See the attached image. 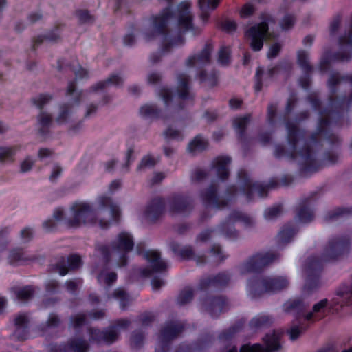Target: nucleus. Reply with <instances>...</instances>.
<instances>
[{"label":"nucleus","mask_w":352,"mask_h":352,"mask_svg":"<svg viewBox=\"0 0 352 352\" xmlns=\"http://www.w3.org/2000/svg\"><path fill=\"white\" fill-rule=\"evenodd\" d=\"M352 214V208H336L330 212L326 216L327 220L338 219L340 217H346Z\"/></svg>","instance_id":"obj_45"},{"label":"nucleus","mask_w":352,"mask_h":352,"mask_svg":"<svg viewBox=\"0 0 352 352\" xmlns=\"http://www.w3.org/2000/svg\"><path fill=\"white\" fill-rule=\"evenodd\" d=\"M143 255L148 262V267L142 270V276H149L153 273H161L167 269V263L161 259L157 251L148 250L144 252Z\"/></svg>","instance_id":"obj_16"},{"label":"nucleus","mask_w":352,"mask_h":352,"mask_svg":"<svg viewBox=\"0 0 352 352\" xmlns=\"http://www.w3.org/2000/svg\"><path fill=\"white\" fill-rule=\"evenodd\" d=\"M86 316L83 314H78L71 318V325L74 328H78L85 323Z\"/></svg>","instance_id":"obj_57"},{"label":"nucleus","mask_w":352,"mask_h":352,"mask_svg":"<svg viewBox=\"0 0 352 352\" xmlns=\"http://www.w3.org/2000/svg\"><path fill=\"white\" fill-rule=\"evenodd\" d=\"M60 29L59 27H55L53 30H52L50 32L47 33L44 36H38L36 41L34 45H38L39 43L43 42L44 41L50 42V43H55L60 40Z\"/></svg>","instance_id":"obj_39"},{"label":"nucleus","mask_w":352,"mask_h":352,"mask_svg":"<svg viewBox=\"0 0 352 352\" xmlns=\"http://www.w3.org/2000/svg\"><path fill=\"white\" fill-rule=\"evenodd\" d=\"M98 281L100 285L111 286L117 279V274L113 272H108L103 270L97 277Z\"/></svg>","instance_id":"obj_41"},{"label":"nucleus","mask_w":352,"mask_h":352,"mask_svg":"<svg viewBox=\"0 0 352 352\" xmlns=\"http://www.w3.org/2000/svg\"><path fill=\"white\" fill-rule=\"evenodd\" d=\"M208 146V142L200 135L196 136L188 146V151L196 154L204 151Z\"/></svg>","instance_id":"obj_34"},{"label":"nucleus","mask_w":352,"mask_h":352,"mask_svg":"<svg viewBox=\"0 0 352 352\" xmlns=\"http://www.w3.org/2000/svg\"><path fill=\"white\" fill-rule=\"evenodd\" d=\"M352 304V282L349 285H342L337 291L336 296L329 301L323 298L315 303L310 311L302 314L304 320L309 324L320 320L329 314L337 307H343Z\"/></svg>","instance_id":"obj_4"},{"label":"nucleus","mask_w":352,"mask_h":352,"mask_svg":"<svg viewBox=\"0 0 352 352\" xmlns=\"http://www.w3.org/2000/svg\"><path fill=\"white\" fill-rule=\"evenodd\" d=\"M217 192V184L212 183L209 188L201 193L202 201L207 207L221 209L227 205L224 199L218 197Z\"/></svg>","instance_id":"obj_19"},{"label":"nucleus","mask_w":352,"mask_h":352,"mask_svg":"<svg viewBox=\"0 0 352 352\" xmlns=\"http://www.w3.org/2000/svg\"><path fill=\"white\" fill-rule=\"evenodd\" d=\"M156 162L157 161L154 157L150 155L145 156L138 166L137 170L142 171L146 168H151L155 165Z\"/></svg>","instance_id":"obj_49"},{"label":"nucleus","mask_w":352,"mask_h":352,"mask_svg":"<svg viewBox=\"0 0 352 352\" xmlns=\"http://www.w3.org/2000/svg\"><path fill=\"white\" fill-rule=\"evenodd\" d=\"M21 145L0 147V162H13L14 155L20 151Z\"/></svg>","instance_id":"obj_32"},{"label":"nucleus","mask_w":352,"mask_h":352,"mask_svg":"<svg viewBox=\"0 0 352 352\" xmlns=\"http://www.w3.org/2000/svg\"><path fill=\"white\" fill-rule=\"evenodd\" d=\"M328 87L331 92L329 97L328 109L319 111L318 133L314 134L308 142H304V133L296 123L287 122V148L281 146L276 147L274 154L276 157H287L295 161L304 174L317 171L322 166V163L316 158L313 147L318 146V139H325L333 143L339 138L327 131L328 127L339 118L340 111L345 104L352 102V74L342 78L338 73L331 74L328 80Z\"/></svg>","instance_id":"obj_1"},{"label":"nucleus","mask_w":352,"mask_h":352,"mask_svg":"<svg viewBox=\"0 0 352 352\" xmlns=\"http://www.w3.org/2000/svg\"><path fill=\"white\" fill-rule=\"evenodd\" d=\"M112 296L120 301V308L124 309L129 304L130 299L128 294L122 288H117L113 292Z\"/></svg>","instance_id":"obj_44"},{"label":"nucleus","mask_w":352,"mask_h":352,"mask_svg":"<svg viewBox=\"0 0 352 352\" xmlns=\"http://www.w3.org/2000/svg\"><path fill=\"white\" fill-rule=\"evenodd\" d=\"M269 318L266 316H258L254 318L251 322L250 325L253 327H260L269 322Z\"/></svg>","instance_id":"obj_59"},{"label":"nucleus","mask_w":352,"mask_h":352,"mask_svg":"<svg viewBox=\"0 0 352 352\" xmlns=\"http://www.w3.org/2000/svg\"><path fill=\"white\" fill-rule=\"evenodd\" d=\"M230 276L226 273H220L212 278L203 279L200 283L201 289H205L208 286H222L228 283Z\"/></svg>","instance_id":"obj_27"},{"label":"nucleus","mask_w":352,"mask_h":352,"mask_svg":"<svg viewBox=\"0 0 352 352\" xmlns=\"http://www.w3.org/2000/svg\"><path fill=\"white\" fill-rule=\"evenodd\" d=\"M220 0H198L200 9L202 11L201 17L204 21L207 20L208 17V11L215 9Z\"/></svg>","instance_id":"obj_40"},{"label":"nucleus","mask_w":352,"mask_h":352,"mask_svg":"<svg viewBox=\"0 0 352 352\" xmlns=\"http://www.w3.org/2000/svg\"><path fill=\"white\" fill-rule=\"evenodd\" d=\"M34 288L31 285H27L23 287L14 289V294L20 300L25 301L32 298L34 294Z\"/></svg>","instance_id":"obj_42"},{"label":"nucleus","mask_w":352,"mask_h":352,"mask_svg":"<svg viewBox=\"0 0 352 352\" xmlns=\"http://www.w3.org/2000/svg\"><path fill=\"white\" fill-rule=\"evenodd\" d=\"M231 162L229 157H218L212 162V168L221 179H226L229 175L228 166Z\"/></svg>","instance_id":"obj_24"},{"label":"nucleus","mask_w":352,"mask_h":352,"mask_svg":"<svg viewBox=\"0 0 352 352\" xmlns=\"http://www.w3.org/2000/svg\"><path fill=\"white\" fill-rule=\"evenodd\" d=\"M15 331L12 336L18 340H24L28 338V327L30 322L27 314L22 313L16 315L14 320Z\"/></svg>","instance_id":"obj_21"},{"label":"nucleus","mask_w":352,"mask_h":352,"mask_svg":"<svg viewBox=\"0 0 352 352\" xmlns=\"http://www.w3.org/2000/svg\"><path fill=\"white\" fill-rule=\"evenodd\" d=\"M133 246L131 235L127 232H121L113 241L110 248L100 245L98 247V250L106 261L113 259L118 267H122L126 264V254Z\"/></svg>","instance_id":"obj_5"},{"label":"nucleus","mask_w":352,"mask_h":352,"mask_svg":"<svg viewBox=\"0 0 352 352\" xmlns=\"http://www.w3.org/2000/svg\"><path fill=\"white\" fill-rule=\"evenodd\" d=\"M184 325L180 322H167L162 329L158 338V346L155 352H166L168 350V343L176 338L183 330Z\"/></svg>","instance_id":"obj_14"},{"label":"nucleus","mask_w":352,"mask_h":352,"mask_svg":"<svg viewBox=\"0 0 352 352\" xmlns=\"http://www.w3.org/2000/svg\"><path fill=\"white\" fill-rule=\"evenodd\" d=\"M52 96L50 94H40L33 98V103L39 109L45 107L51 100Z\"/></svg>","instance_id":"obj_51"},{"label":"nucleus","mask_w":352,"mask_h":352,"mask_svg":"<svg viewBox=\"0 0 352 352\" xmlns=\"http://www.w3.org/2000/svg\"><path fill=\"white\" fill-rule=\"evenodd\" d=\"M296 232L290 226L283 228L277 236V243L279 247H282L289 243Z\"/></svg>","instance_id":"obj_35"},{"label":"nucleus","mask_w":352,"mask_h":352,"mask_svg":"<svg viewBox=\"0 0 352 352\" xmlns=\"http://www.w3.org/2000/svg\"><path fill=\"white\" fill-rule=\"evenodd\" d=\"M309 302L305 298H298L288 300L284 305V309L287 312H294L300 315L308 307Z\"/></svg>","instance_id":"obj_26"},{"label":"nucleus","mask_w":352,"mask_h":352,"mask_svg":"<svg viewBox=\"0 0 352 352\" xmlns=\"http://www.w3.org/2000/svg\"><path fill=\"white\" fill-rule=\"evenodd\" d=\"M189 77L185 74L178 76L177 94L173 95L170 89L163 87L160 91V96L164 101V106L168 109L175 111L182 109L184 107L180 104L179 107L175 105V101L179 103L190 102L193 98V95L190 91Z\"/></svg>","instance_id":"obj_8"},{"label":"nucleus","mask_w":352,"mask_h":352,"mask_svg":"<svg viewBox=\"0 0 352 352\" xmlns=\"http://www.w3.org/2000/svg\"><path fill=\"white\" fill-rule=\"evenodd\" d=\"M60 324V319L57 315L52 314L50 315L48 320L45 324V327L51 328L56 327Z\"/></svg>","instance_id":"obj_64"},{"label":"nucleus","mask_w":352,"mask_h":352,"mask_svg":"<svg viewBox=\"0 0 352 352\" xmlns=\"http://www.w3.org/2000/svg\"><path fill=\"white\" fill-rule=\"evenodd\" d=\"M298 63L302 69L307 73L312 69V67L309 61V53L305 50H299L298 52Z\"/></svg>","instance_id":"obj_43"},{"label":"nucleus","mask_w":352,"mask_h":352,"mask_svg":"<svg viewBox=\"0 0 352 352\" xmlns=\"http://www.w3.org/2000/svg\"><path fill=\"white\" fill-rule=\"evenodd\" d=\"M295 21L296 19L293 15L287 14L281 20L280 25L283 30H287L294 26Z\"/></svg>","instance_id":"obj_53"},{"label":"nucleus","mask_w":352,"mask_h":352,"mask_svg":"<svg viewBox=\"0 0 352 352\" xmlns=\"http://www.w3.org/2000/svg\"><path fill=\"white\" fill-rule=\"evenodd\" d=\"M240 223L245 228H250L254 225V219L248 214L241 211L234 210L230 213L228 219L223 222L217 230H206L200 233L196 239L197 243L207 241L212 235V233L217 232L227 237L234 238L237 232L234 228V224Z\"/></svg>","instance_id":"obj_6"},{"label":"nucleus","mask_w":352,"mask_h":352,"mask_svg":"<svg viewBox=\"0 0 352 352\" xmlns=\"http://www.w3.org/2000/svg\"><path fill=\"white\" fill-rule=\"evenodd\" d=\"M239 325H235L222 332L219 336V340L222 342L229 340L239 330Z\"/></svg>","instance_id":"obj_54"},{"label":"nucleus","mask_w":352,"mask_h":352,"mask_svg":"<svg viewBox=\"0 0 352 352\" xmlns=\"http://www.w3.org/2000/svg\"><path fill=\"white\" fill-rule=\"evenodd\" d=\"M349 245L350 240L348 237L333 239L329 241L320 260L318 257H311L308 259L304 267V273L306 276L305 292H311L319 286V276L322 262L338 258L349 250Z\"/></svg>","instance_id":"obj_3"},{"label":"nucleus","mask_w":352,"mask_h":352,"mask_svg":"<svg viewBox=\"0 0 352 352\" xmlns=\"http://www.w3.org/2000/svg\"><path fill=\"white\" fill-rule=\"evenodd\" d=\"M289 284V280L283 276H256L248 280L247 292L250 297L257 298L266 293L279 292Z\"/></svg>","instance_id":"obj_7"},{"label":"nucleus","mask_w":352,"mask_h":352,"mask_svg":"<svg viewBox=\"0 0 352 352\" xmlns=\"http://www.w3.org/2000/svg\"><path fill=\"white\" fill-rule=\"evenodd\" d=\"M219 63L222 65H226L230 60V50L228 47H223L219 52Z\"/></svg>","instance_id":"obj_50"},{"label":"nucleus","mask_w":352,"mask_h":352,"mask_svg":"<svg viewBox=\"0 0 352 352\" xmlns=\"http://www.w3.org/2000/svg\"><path fill=\"white\" fill-rule=\"evenodd\" d=\"M172 250L179 254L183 258L193 259L197 264H202L205 261V258L202 256L195 255L192 249L190 246L180 248L179 245L173 243L171 245Z\"/></svg>","instance_id":"obj_25"},{"label":"nucleus","mask_w":352,"mask_h":352,"mask_svg":"<svg viewBox=\"0 0 352 352\" xmlns=\"http://www.w3.org/2000/svg\"><path fill=\"white\" fill-rule=\"evenodd\" d=\"M63 168L58 164H54L52 173L50 175V180L52 182H55L58 178L61 175Z\"/></svg>","instance_id":"obj_61"},{"label":"nucleus","mask_w":352,"mask_h":352,"mask_svg":"<svg viewBox=\"0 0 352 352\" xmlns=\"http://www.w3.org/2000/svg\"><path fill=\"white\" fill-rule=\"evenodd\" d=\"M167 210L172 214H186L192 208L190 197L182 194H173L166 200Z\"/></svg>","instance_id":"obj_15"},{"label":"nucleus","mask_w":352,"mask_h":352,"mask_svg":"<svg viewBox=\"0 0 352 352\" xmlns=\"http://www.w3.org/2000/svg\"><path fill=\"white\" fill-rule=\"evenodd\" d=\"M52 123V116L41 112L38 116V130L41 135H45Z\"/></svg>","instance_id":"obj_38"},{"label":"nucleus","mask_w":352,"mask_h":352,"mask_svg":"<svg viewBox=\"0 0 352 352\" xmlns=\"http://www.w3.org/2000/svg\"><path fill=\"white\" fill-rule=\"evenodd\" d=\"M88 343L86 340L79 338L71 339L67 346H58L53 349V352H67L69 350L72 352H86L88 349Z\"/></svg>","instance_id":"obj_23"},{"label":"nucleus","mask_w":352,"mask_h":352,"mask_svg":"<svg viewBox=\"0 0 352 352\" xmlns=\"http://www.w3.org/2000/svg\"><path fill=\"white\" fill-rule=\"evenodd\" d=\"M124 79L118 74H112L107 80L98 82L91 87L93 91L102 90L109 86H119L122 84Z\"/></svg>","instance_id":"obj_30"},{"label":"nucleus","mask_w":352,"mask_h":352,"mask_svg":"<svg viewBox=\"0 0 352 352\" xmlns=\"http://www.w3.org/2000/svg\"><path fill=\"white\" fill-rule=\"evenodd\" d=\"M82 283L80 278L69 280L65 283L67 290L69 292H74L78 289V286L82 285Z\"/></svg>","instance_id":"obj_60"},{"label":"nucleus","mask_w":352,"mask_h":352,"mask_svg":"<svg viewBox=\"0 0 352 352\" xmlns=\"http://www.w3.org/2000/svg\"><path fill=\"white\" fill-rule=\"evenodd\" d=\"M141 116L148 118H164V114L154 104H145L140 109Z\"/></svg>","instance_id":"obj_37"},{"label":"nucleus","mask_w":352,"mask_h":352,"mask_svg":"<svg viewBox=\"0 0 352 352\" xmlns=\"http://www.w3.org/2000/svg\"><path fill=\"white\" fill-rule=\"evenodd\" d=\"M63 218V210L62 208H57L54 211L52 217L43 223V227L47 232L52 231L56 228L57 223L62 221Z\"/></svg>","instance_id":"obj_31"},{"label":"nucleus","mask_w":352,"mask_h":352,"mask_svg":"<svg viewBox=\"0 0 352 352\" xmlns=\"http://www.w3.org/2000/svg\"><path fill=\"white\" fill-rule=\"evenodd\" d=\"M33 259L22 250H14L10 252L8 256V262L12 265H18L25 263L27 261Z\"/></svg>","instance_id":"obj_33"},{"label":"nucleus","mask_w":352,"mask_h":352,"mask_svg":"<svg viewBox=\"0 0 352 352\" xmlns=\"http://www.w3.org/2000/svg\"><path fill=\"white\" fill-rule=\"evenodd\" d=\"M212 50L213 47L211 44H206L200 53L188 57L186 61V65L198 69H201L204 66L210 63Z\"/></svg>","instance_id":"obj_20"},{"label":"nucleus","mask_w":352,"mask_h":352,"mask_svg":"<svg viewBox=\"0 0 352 352\" xmlns=\"http://www.w3.org/2000/svg\"><path fill=\"white\" fill-rule=\"evenodd\" d=\"M70 214L65 219L66 223L73 228L96 224L98 221L102 228L108 226L110 219L117 220L120 210L111 198L107 195H100L96 199V208L85 201H78L70 206Z\"/></svg>","instance_id":"obj_2"},{"label":"nucleus","mask_w":352,"mask_h":352,"mask_svg":"<svg viewBox=\"0 0 352 352\" xmlns=\"http://www.w3.org/2000/svg\"><path fill=\"white\" fill-rule=\"evenodd\" d=\"M221 28L227 32H232L236 29V23L232 20H226L222 23Z\"/></svg>","instance_id":"obj_63"},{"label":"nucleus","mask_w":352,"mask_h":352,"mask_svg":"<svg viewBox=\"0 0 352 352\" xmlns=\"http://www.w3.org/2000/svg\"><path fill=\"white\" fill-rule=\"evenodd\" d=\"M278 258V254L274 252L258 253L239 265L238 270L242 275L256 272L272 263Z\"/></svg>","instance_id":"obj_9"},{"label":"nucleus","mask_w":352,"mask_h":352,"mask_svg":"<svg viewBox=\"0 0 352 352\" xmlns=\"http://www.w3.org/2000/svg\"><path fill=\"white\" fill-rule=\"evenodd\" d=\"M70 113V107L68 105H63L60 107V112L56 119V121L60 124L65 123Z\"/></svg>","instance_id":"obj_52"},{"label":"nucleus","mask_w":352,"mask_h":352,"mask_svg":"<svg viewBox=\"0 0 352 352\" xmlns=\"http://www.w3.org/2000/svg\"><path fill=\"white\" fill-rule=\"evenodd\" d=\"M210 253L214 256L215 262H220L226 258V255L223 253L221 248L218 245H214L210 250Z\"/></svg>","instance_id":"obj_56"},{"label":"nucleus","mask_w":352,"mask_h":352,"mask_svg":"<svg viewBox=\"0 0 352 352\" xmlns=\"http://www.w3.org/2000/svg\"><path fill=\"white\" fill-rule=\"evenodd\" d=\"M166 209V200L161 197L152 199L144 211V217L148 221H154L160 218Z\"/></svg>","instance_id":"obj_17"},{"label":"nucleus","mask_w":352,"mask_h":352,"mask_svg":"<svg viewBox=\"0 0 352 352\" xmlns=\"http://www.w3.org/2000/svg\"><path fill=\"white\" fill-rule=\"evenodd\" d=\"M283 212L280 205H276L267 208L264 212V217L266 220L271 221L278 217Z\"/></svg>","instance_id":"obj_47"},{"label":"nucleus","mask_w":352,"mask_h":352,"mask_svg":"<svg viewBox=\"0 0 352 352\" xmlns=\"http://www.w3.org/2000/svg\"><path fill=\"white\" fill-rule=\"evenodd\" d=\"M239 185L240 186V192L245 195L247 199L250 201L254 199V195L264 197L269 188L271 186H263L260 183L253 182L248 177L245 170H240L238 173Z\"/></svg>","instance_id":"obj_11"},{"label":"nucleus","mask_w":352,"mask_h":352,"mask_svg":"<svg viewBox=\"0 0 352 352\" xmlns=\"http://www.w3.org/2000/svg\"><path fill=\"white\" fill-rule=\"evenodd\" d=\"M278 70L277 67H273L267 69V72H265L262 67H258L256 72V83H255V90L256 91H260L262 89L263 82L264 80L268 78H271L274 74H275Z\"/></svg>","instance_id":"obj_29"},{"label":"nucleus","mask_w":352,"mask_h":352,"mask_svg":"<svg viewBox=\"0 0 352 352\" xmlns=\"http://www.w3.org/2000/svg\"><path fill=\"white\" fill-rule=\"evenodd\" d=\"M130 323V321L126 319H121L118 320L115 325L110 327L104 331L90 328L89 333L91 338L94 340L98 342L103 341L108 344H111L118 339L120 331L126 329Z\"/></svg>","instance_id":"obj_12"},{"label":"nucleus","mask_w":352,"mask_h":352,"mask_svg":"<svg viewBox=\"0 0 352 352\" xmlns=\"http://www.w3.org/2000/svg\"><path fill=\"white\" fill-rule=\"evenodd\" d=\"M192 290L190 287L185 288L178 296L177 303L180 305H185L192 300Z\"/></svg>","instance_id":"obj_48"},{"label":"nucleus","mask_w":352,"mask_h":352,"mask_svg":"<svg viewBox=\"0 0 352 352\" xmlns=\"http://www.w3.org/2000/svg\"><path fill=\"white\" fill-rule=\"evenodd\" d=\"M296 217L301 223H309L314 219V214L309 202H305L299 206Z\"/></svg>","instance_id":"obj_28"},{"label":"nucleus","mask_w":352,"mask_h":352,"mask_svg":"<svg viewBox=\"0 0 352 352\" xmlns=\"http://www.w3.org/2000/svg\"><path fill=\"white\" fill-rule=\"evenodd\" d=\"M228 307V302L222 296L214 298H207L202 302V308L211 316L217 317L222 312L226 311Z\"/></svg>","instance_id":"obj_18"},{"label":"nucleus","mask_w":352,"mask_h":352,"mask_svg":"<svg viewBox=\"0 0 352 352\" xmlns=\"http://www.w3.org/2000/svg\"><path fill=\"white\" fill-rule=\"evenodd\" d=\"M280 334L276 331L267 333L263 338L266 348H263L260 344H245L241 346L240 352H272L277 351L280 347ZM228 352H237V349L235 346H233Z\"/></svg>","instance_id":"obj_13"},{"label":"nucleus","mask_w":352,"mask_h":352,"mask_svg":"<svg viewBox=\"0 0 352 352\" xmlns=\"http://www.w3.org/2000/svg\"><path fill=\"white\" fill-rule=\"evenodd\" d=\"M35 160L30 156L25 157L20 164V171L21 173L29 172L34 166Z\"/></svg>","instance_id":"obj_55"},{"label":"nucleus","mask_w":352,"mask_h":352,"mask_svg":"<svg viewBox=\"0 0 352 352\" xmlns=\"http://www.w3.org/2000/svg\"><path fill=\"white\" fill-rule=\"evenodd\" d=\"M254 12V8L251 4H245L240 11V16L242 18H248L253 14Z\"/></svg>","instance_id":"obj_62"},{"label":"nucleus","mask_w":352,"mask_h":352,"mask_svg":"<svg viewBox=\"0 0 352 352\" xmlns=\"http://www.w3.org/2000/svg\"><path fill=\"white\" fill-rule=\"evenodd\" d=\"M309 324L308 323V324H300L292 325L287 331L289 335L290 340L294 341L298 339L301 333L308 328Z\"/></svg>","instance_id":"obj_46"},{"label":"nucleus","mask_w":352,"mask_h":352,"mask_svg":"<svg viewBox=\"0 0 352 352\" xmlns=\"http://www.w3.org/2000/svg\"><path fill=\"white\" fill-rule=\"evenodd\" d=\"M250 115L236 118L233 120V126L237 133L239 138L242 139L244 135L245 129L250 121Z\"/></svg>","instance_id":"obj_36"},{"label":"nucleus","mask_w":352,"mask_h":352,"mask_svg":"<svg viewBox=\"0 0 352 352\" xmlns=\"http://www.w3.org/2000/svg\"><path fill=\"white\" fill-rule=\"evenodd\" d=\"M144 340V336L142 333L135 332L131 338V344L133 348H139L142 346Z\"/></svg>","instance_id":"obj_58"},{"label":"nucleus","mask_w":352,"mask_h":352,"mask_svg":"<svg viewBox=\"0 0 352 352\" xmlns=\"http://www.w3.org/2000/svg\"><path fill=\"white\" fill-rule=\"evenodd\" d=\"M263 21L251 27L245 34L250 41V45L254 51H259L263 45V41L267 35L268 25L272 18L269 14H263Z\"/></svg>","instance_id":"obj_10"},{"label":"nucleus","mask_w":352,"mask_h":352,"mask_svg":"<svg viewBox=\"0 0 352 352\" xmlns=\"http://www.w3.org/2000/svg\"><path fill=\"white\" fill-rule=\"evenodd\" d=\"M81 265V258L78 255H71L67 261L63 258L55 265L54 272H58L60 275L65 276L69 270H76Z\"/></svg>","instance_id":"obj_22"}]
</instances>
